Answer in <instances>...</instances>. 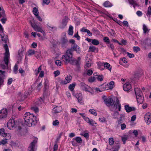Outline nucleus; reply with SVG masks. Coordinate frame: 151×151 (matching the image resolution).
<instances>
[{
	"mask_svg": "<svg viewBox=\"0 0 151 151\" xmlns=\"http://www.w3.org/2000/svg\"><path fill=\"white\" fill-rule=\"evenodd\" d=\"M62 58L63 60L66 63H70V64L75 65L79 70L80 68V63L75 59L73 57V55H63L62 57Z\"/></svg>",
	"mask_w": 151,
	"mask_h": 151,
	"instance_id": "f03ea898",
	"label": "nucleus"
},
{
	"mask_svg": "<svg viewBox=\"0 0 151 151\" xmlns=\"http://www.w3.org/2000/svg\"><path fill=\"white\" fill-rule=\"evenodd\" d=\"M100 87L102 90H109L107 84H104L100 86Z\"/></svg>",
	"mask_w": 151,
	"mask_h": 151,
	"instance_id": "c756f323",
	"label": "nucleus"
},
{
	"mask_svg": "<svg viewBox=\"0 0 151 151\" xmlns=\"http://www.w3.org/2000/svg\"><path fill=\"white\" fill-rule=\"evenodd\" d=\"M31 109L36 113L38 111V109L37 106H32L31 107Z\"/></svg>",
	"mask_w": 151,
	"mask_h": 151,
	"instance_id": "49530a36",
	"label": "nucleus"
},
{
	"mask_svg": "<svg viewBox=\"0 0 151 151\" xmlns=\"http://www.w3.org/2000/svg\"><path fill=\"white\" fill-rule=\"evenodd\" d=\"M104 6L106 7H111L112 6V5L109 1H106L103 4Z\"/></svg>",
	"mask_w": 151,
	"mask_h": 151,
	"instance_id": "473e14b6",
	"label": "nucleus"
},
{
	"mask_svg": "<svg viewBox=\"0 0 151 151\" xmlns=\"http://www.w3.org/2000/svg\"><path fill=\"white\" fill-rule=\"evenodd\" d=\"M68 33L69 35H72L73 34V27L71 26L70 25L69 29L68 31Z\"/></svg>",
	"mask_w": 151,
	"mask_h": 151,
	"instance_id": "c85d7f7f",
	"label": "nucleus"
},
{
	"mask_svg": "<svg viewBox=\"0 0 151 151\" xmlns=\"http://www.w3.org/2000/svg\"><path fill=\"white\" fill-rule=\"evenodd\" d=\"M59 83L61 85H65L67 84L65 80L63 79H61L59 80Z\"/></svg>",
	"mask_w": 151,
	"mask_h": 151,
	"instance_id": "864d4df0",
	"label": "nucleus"
},
{
	"mask_svg": "<svg viewBox=\"0 0 151 151\" xmlns=\"http://www.w3.org/2000/svg\"><path fill=\"white\" fill-rule=\"evenodd\" d=\"M77 99L78 100V102L80 103H82V94L81 93H77L75 95Z\"/></svg>",
	"mask_w": 151,
	"mask_h": 151,
	"instance_id": "4be33fe9",
	"label": "nucleus"
},
{
	"mask_svg": "<svg viewBox=\"0 0 151 151\" xmlns=\"http://www.w3.org/2000/svg\"><path fill=\"white\" fill-rule=\"evenodd\" d=\"M16 123L17 122L15 123L14 119H10L7 123V126L9 129H11L14 127L16 125Z\"/></svg>",
	"mask_w": 151,
	"mask_h": 151,
	"instance_id": "9b49d317",
	"label": "nucleus"
},
{
	"mask_svg": "<svg viewBox=\"0 0 151 151\" xmlns=\"http://www.w3.org/2000/svg\"><path fill=\"white\" fill-rule=\"evenodd\" d=\"M88 81L90 82H93L95 80V78L94 77H90L88 79Z\"/></svg>",
	"mask_w": 151,
	"mask_h": 151,
	"instance_id": "4d7b16f0",
	"label": "nucleus"
},
{
	"mask_svg": "<svg viewBox=\"0 0 151 151\" xmlns=\"http://www.w3.org/2000/svg\"><path fill=\"white\" fill-rule=\"evenodd\" d=\"M125 109L127 112H129L132 111H134L135 108L134 107H130L128 105H126L125 106Z\"/></svg>",
	"mask_w": 151,
	"mask_h": 151,
	"instance_id": "aec40b11",
	"label": "nucleus"
},
{
	"mask_svg": "<svg viewBox=\"0 0 151 151\" xmlns=\"http://www.w3.org/2000/svg\"><path fill=\"white\" fill-rule=\"evenodd\" d=\"M73 140L76 141V142L78 143H81L82 141L81 138L79 137H76L73 139Z\"/></svg>",
	"mask_w": 151,
	"mask_h": 151,
	"instance_id": "a19ab883",
	"label": "nucleus"
},
{
	"mask_svg": "<svg viewBox=\"0 0 151 151\" xmlns=\"http://www.w3.org/2000/svg\"><path fill=\"white\" fill-rule=\"evenodd\" d=\"M137 101L139 103L141 104L143 102L142 93L140 89L138 88H134Z\"/></svg>",
	"mask_w": 151,
	"mask_h": 151,
	"instance_id": "20e7f679",
	"label": "nucleus"
},
{
	"mask_svg": "<svg viewBox=\"0 0 151 151\" xmlns=\"http://www.w3.org/2000/svg\"><path fill=\"white\" fill-rule=\"evenodd\" d=\"M79 114L80 115L83 117L84 120L86 121L88 120V118L86 116L85 114V113H79Z\"/></svg>",
	"mask_w": 151,
	"mask_h": 151,
	"instance_id": "09e8293b",
	"label": "nucleus"
},
{
	"mask_svg": "<svg viewBox=\"0 0 151 151\" xmlns=\"http://www.w3.org/2000/svg\"><path fill=\"white\" fill-rule=\"evenodd\" d=\"M7 114V109H2L0 111V118L2 119L6 118Z\"/></svg>",
	"mask_w": 151,
	"mask_h": 151,
	"instance_id": "ddd939ff",
	"label": "nucleus"
},
{
	"mask_svg": "<svg viewBox=\"0 0 151 151\" xmlns=\"http://www.w3.org/2000/svg\"><path fill=\"white\" fill-rule=\"evenodd\" d=\"M103 40L107 44H109L110 41L108 37H105L103 38Z\"/></svg>",
	"mask_w": 151,
	"mask_h": 151,
	"instance_id": "79ce46f5",
	"label": "nucleus"
},
{
	"mask_svg": "<svg viewBox=\"0 0 151 151\" xmlns=\"http://www.w3.org/2000/svg\"><path fill=\"white\" fill-rule=\"evenodd\" d=\"M114 142V139L112 138H110L109 139V143L110 145H112Z\"/></svg>",
	"mask_w": 151,
	"mask_h": 151,
	"instance_id": "8fccbe9b",
	"label": "nucleus"
},
{
	"mask_svg": "<svg viewBox=\"0 0 151 151\" xmlns=\"http://www.w3.org/2000/svg\"><path fill=\"white\" fill-rule=\"evenodd\" d=\"M121 109V106L119 101L118 99H117L116 102L113 106V109L116 110L118 109L119 111H120Z\"/></svg>",
	"mask_w": 151,
	"mask_h": 151,
	"instance_id": "6ab92c4d",
	"label": "nucleus"
},
{
	"mask_svg": "<svg viewBox=\"0 0 151 151\" xmlns=\"http://www.w3.org/2000/svg\"><path fill=\"white\" fill-rule=\"evenodd\" d=\"M81 32H86L89 36H91L92 35V33L88 29H86L85 27H83L81 29Z\"/></svg>",
	"mask_w": 151,
	"mask_h": 151,
	"instance_id": "412c9836",
	"label": "nucleus"
},
{
	"mask_svg": "<svg viewBox=\"0 0 151 151\" xmlns=\"http://www.w3.org/2000/svg\"><path fill=\"white\" fill-rule=\"evenodd\" d=\"M62 108L60 106H57L53 108L52 110L53 113L56 114L61 111Z\"/></svg>",
	"mask_w": 151,
	"mask_h": 151,
	"instance_id": "f3484780",
	"label": "nucleus"
},
{
	"mask_svg": "<svg viewBox=\"0 0 151 151\" xmlns=\"http://www.w3.org/2000/svg\"><path fill=\"white\" fill-rule=\"evenodd\" d=\"M0 134L3 137H7L8 139H10L11 136L10 134L5 133V129L4 128L0 129Z\"/></svg>",
	"mask_w": 151,
	"mask_h": 151,
	"instance_id": "dca6fc26",
	"label": "nucleus"
},
{
	"mask_svg": "<svg viewBox=\"0 0 151 151\" xmlns=\"http://www.w3.org/2000/svg\"><path fill=\"white\" fill-rule=\"evenodd\" d=\"M28 55H31L35 54V51L34 50L29 49L28 51Z\"/></svg>",
	"mask_w": 151,
	"mask_h": 151,
	"instance_id": "37998d69",
	"label": "nucleus"
},
{
	"mask_svg": "<svg viewBox=\"0 0 151 151\" xmlns=\"http://www.w3.org/2000/svg\"><path fill=\"white\" fill-rule=\"evenodd\" d=\"M74 51H76V52L78 53H80L81 52L80 48L76 44H74L70 48L68 49L67 50L66 53L65 55H73V52Z\"/></svg>",
	"mask_w": 151,
	"mask_h": 151,
	"instance_id": "7ed1b4c3",
	"label": "nucleus"
},
{
	"mask_svg": "<svg viewBox=\"0 0 151 151\" xmlns=\"http://www.w3.org/2000/svg\"><path fill=\"white\" fill-rule=\"evenodd\" d=\"M143 29L144 33H146L147 32L149 31L147 26L145 24H144L143 25Z\"/></svg>",
	"mask_w": 151,
	"mask_h": 151,
	"instance_id": "a18cd8bd",
	"label": "nucleus"
},
{
	"mask_svg": "<svg viewBox=\"0 0 151 151\" xmlns=\"http://www.w3.org/2000/svg\"><path fill=\"white\" fill-rule=\"evenodd\" d=\"M37 138H35L30 144L28 149V151H35V147L37 142Z\"/></svg>",
	"mask_w": 151,
	"mask_h": 151,
	"instance_id": "0eeeda50",
	"label": "nucleus"
},
{
	"mask_svg": "<svg viewBox=\"0 0 151 151\" xmlns=\"http://www.w3.org/2000/svg\"><path fill=\"white\" fill-rule=\"evenodd\" d=\"M6 138L2 140L1 141H0V145L2 144L3 145H4L5 144L7 143V140L9 139H8V137H5Z\"/></svg>",
	"mask_w": 151,
	"mask_h": 151,
	"instance_id": "58836bf2",
	"label": "nucleus"
},
{
	"mask_svg": "<svg viewBox=\"0 0 151 151\" xmlns=\"http://www.w3.org/2000/svg\"><path fill=\"white\" fill-rule=\"evenodd\" d=\"M133 50L134 52H137L140 51V49L138 47H133Z\"/></svg>",
	"mask_w": 151,
	"mask_h": 151,
	"instance_id": "5fc2aeb1",
	"label": "nucleus"
},
{
	"mask_svg": "<svg viewBox=\"0 0 151 151\" xmlns=\"http://www.w3.org/2000/svg\"><path fill=\"white\" fill-rule=\"evenodd\" d=\"M25 124L29 127L35 126L37 122L36 117L34 114L27 112L24 115Z\"/></svg>",
	"mask_w": 151,
	"mask_h": 151,
	"instance_id": "f257e3e1",
	"label": "nucleus"
},
{
	"mask_svg": "<svg viewBox=\"0 0 151 151\" xmlns=\"http://www.w3.org/2000/svg\"><path fill=\"white\" fill-rule=\"evenodd\" d=\"M147 13L148 15H151V7L150 6H149L148 8Z\"/></svg>",
	"mask_w": 151,
	"mask_h": 151,
	"instance_id": "774afa93",
	"label": "nucleus"
},
{
	"mask_svg": "<svg viewBox=\"0 0 151 151\" xmlns=\"http://www.w3.org/2000/svg\"><path fill=\"white\" fill-rule=\"evenodd\" d=\"M91 43L93 45H97L99 44V41L96 39H93Z\"/></svg>",
	"mask_w": 151,
	"mask_h": 151,
	"instance_id": "e433bc0d",
	"label": "nucleus"
},
{
	"mask_svg": "<svg viewBox=\"0 0 151 151\" xmlns=\"http://www.w3.org/2000/svg\"><path fill=\"white\" fill-rule=\"evenodd\" d=\"M86 121L92 126H96L97 124V123L94 121L92 119H90L88 118V120H87Z\"/></svg>",
	"mask_w": 151,
	"mask_h": 151,
	"instance_id": "b1692460",
	"label": "nucleus"
},
{
	"mask_svg": "<svg viewBox=\"0 0 151 151\" xmlns=\"http://www.w3.org/2000/svg\"><path fill=\"white\" fill-rule=\"evenodd\" d=\"M18 69V66L17 64H15L14 68L13 71L14 73L16 74L17 73Z\"/></svg>",
	"mask_w": 151,
	"mask_h": 151,
	"instance_id": "3c124183",
	"label": "nucleus"
},
{
	"mask_svg": "<svg viewBox=\"0 0 151 151\" xmlns=\"http://www.w3.org/2000/svg\"><path fill=\"white\" fill-rule=\"evenodd\" d=\"M43 100L42 98H40V99H37L35 102L36 105L38 106L43 102Z\"/></svg>",
	"mask_w": 151,
	"mask_h": 151,
	"instance_id": "393cba45",
	"label": "nucleus"
},
{
	"mask_svg": "<svg viewBox=\"0 0 151 151\" xmlns=\"http://www.w3.org/2000/svg\"><path fill=\"white\" fill-rule=\"evenodd\" d=\"M147 45L151 46V41L150 39H147L145 42Z\"/></svg>",
	"mask_w": 151,
	"mask_h": 151,
	"instance_id": "052dcab7",
	"label": "nucleus"
},
{
	"mask_svg": "<svg viewBox=\"0 0 151 151\" xmlns=\"http://www.w3.org/2000/svg\"><path fill=\"white\" fill-rule=\"evenodd\" d=\"M120 144H119L117 143L112 148L111 150V151H117L119 148Z\"/></svg>",
	"mask_w": 151,
	"mask_h": 151,
	"instance_id": "cd10ccee",
	"label": "nucleus"
},
{
	"mask_svg": "<svg viewBox=\"0 0 151 151\" xmlns=\"http://www.w3.org/2000/svg\"><path fill=\"white\" fill-rule=\"evenodd\" d=\"M127 56L130 58H133L134 56V54H131L128 52H127Z\"/></svg>",
	"mask_w": 151,
	"mask_h": 151,
	"instance_id": "680f3d73",
	"label": "nucleus"
},
{
	"mask_svg": "<svg viewBox=\"0 0 151 151\" xmlns=\"http://www.w3.org/2000/svg\"><path fill=\"white\" fill-rule=\"evenodd\" d=\"M24 50L22 49H20L19 50L18 53V60H21L22 56H23L24 53H23Z\"/></svg>",
	"mask_w": 151,
	"mask_h": 151,
	"instance_id": "5701e85b",
	"label": "nucleus"
},
{
	"mask_svg": "<svg viewBox=\"0 0 151 151\" xmlns=\"http://www.w3.org/2000/svg\"><path fill=\"white\" fill-rule=\"evenodd\" d=\"M122 139V142H123V144H125V143L126 141L128 139V136L127 135H125L121 137Z\"/></svg>",
	"mask_w": 151,
	"mask_h": 151,
	"instance_id": "c9c22d12",
	"label": "nucleus"
},
{
	"mask_svg": "<svg viewBox=\"0 0 151 151\" xmlns=\"http://www.w3.org/2000/svg\"><path fill=\"white\" fill-rule=\"evenodd\" d=\"M104 67L108 69L110 71H111V66L108 63L106 62L104 64Z\"/></svg>",
	"mask_w": 151,
	"mask_h": 151,
	"instance_id": "2f4dec72",
	"label": "nucleus"
},
{
	"mask_svg": "<svg viewBox=\"0 0 151 151\" xmlns=\"http://www.w3.org/2000/svg\"><path fill=\"white\" fill-rule=\"evenodd\" d=\"M5 16V12L4 9L2 10L1 12H0V18L1 17H4Z\"/></svg>",
	"mask_w": 151,
	"mask_h": 151,
	"instance_id": "603ef678",
	"label": "nucleus"
},
{
	"mask_svg": "<svg viewBox=\"0 0 151 151\" xmlns=\"http://www.w3.org/2000/svg\"><path fill=\"white\" fill-rule=\"evenodd\" d=\"M72 79V76L70 75H68L66 77L65 79V80L66 82V83L67 84L68 83L70 82V81H71Z\"/></svg>",
	"mask_w": 151,
	"mask_h": 151,
	"instance_id": "a878e982",
	"label": "nucleus"
},
{
	"mask_svg": "<svg viewBox=\"0 0 151 151\" xmlns=\"http://www.w3.org/2000/svg\"><path fill=\"white\" fill-rule=\"evenodd\" d=\"M68 21V18L65 17L62 20V23L60 25V28L61 29L64 28L66 25Z\"/></svg>",
	"mask_w": 151,
	"mask_h": 151,
	"instance_id": "4468645a",
	"label": "nucleus"
},
{
	"mask_svg": "<svg viewBox=\"0 0 151 151\" xmlns=\"http://www.w3.org/2000/svg\"><path fill=\"white\" fill-rule=\"evenodd\" d=\"M47 26L49 29L51 31H55L57 29V27H55L49 26L48 24H47Z\"/></svg>",
	"mask_w": 151,
	"mask_h": 151,
	"instance_id": "4c0bfd02",
	"label": "nucleus"
},
{
	"mask_svg": "<svg viewBox=\"0 0 151 151\" xmlns=\"http://www.w3.org/2000/svg\"><path fill=\"white\" fill-rule=\"evenodd\" d=\"M103 78V76L102 75L101 76L98 75L97 77L98 80L100 81H102Z\"/></svg>",
	"mask_w": 151,
	"mask_h": 151,
	"instance_id": "e2e57ef3",
	"label": "nucleus"
},
{
	"mask_svg": "<svg viewBox=\"0 0 151 151\" xmlns=\"http://www.w3.org/2000/svg\"><path fill=\"white\" fill-rule=\"evenodd\" d=\"M49 83L48 81L47 80H46L44 82V88L43 96L44 97H46L48 95V90L49 88Z\"/></svg>",
	"mask_w": 151,
	"mask_h": 151,
	"instance_id": "6e6552de",
	"label": "nucleus"
},
{
	"mask_svg": "<svg viewBox=\"0 0 151 151\" xmlns=\"http://www.w3.org/2000/svg\"><path fill=\"white\" fill-rule=\"evenodd\" d=\"M65 37L62 38L61 40V44L62 47L63 48H66L68 44V42L65 35Z\"/></svg>",
	"mask_w": 151,
	"mask_h": 151,
	"instance_id": "1a4fd4ad",
	"label": "nucleus"
},
{
	"mask_svg": "<svg viewBox=\"0 0 151 151\" xmlns=\"http://www.w3.org/2000/svg\"><path fill=\"white\" fill-rule=\"evenodd\" d=\"M109 89H112L114 86V82L113 81H111L109 83L107 84Z\"/></svg>",
	"mask_w": 151,
	"mask_h": 151,
	"instance_id": "bb28decb",
	"label": "nucleus"
},
{
	"mask_svg": "<svg viewBox=\"0 0 151 151\" xmlns=\"http://www.w3.org/2000/svg\"><path fill=\"white\" fill-rule=\"evenodd\" d=\"M109 44V45H107L108 47L110 48L111 50L113 51L114 48V46L112 44H110H110Z\"/></svg>",
	"mask_w": 151,
	"mask_h": 151,
	"instance_id": "13d9d810",
	"label": "nucleus"
},
{
	"mask_svg": "<svg viewBox=\"0 0 151 151\" xmlns=\"http://www.w3.org/2000/svg\"><path fill=\"white\" fill-rule=\"evenodd\" d=\"M56 64L58 66H60L61 65V62L60 60H57L55 62Z\"/></svg>",
	"mask_w": 151,
	"mask_h": 151,
	"instance_id": "bf43d9fd",
	"label": "nucleus"
},
{
	"mask_svg": "<svg viewBox=\"0 0 151 151\" xmlns=\"http://www.w3.org/2000/svg\"><path fill=\"white\" fill-rule=\"evenodd\" d=\"M30 24L31 26L33 28L35 31L40 32L41 33L44 32L43 30L40 27L36 24L35 23L31 22Z\"/></svg>",
	"mask_w": 151,
	"mask_h": 151,
	"instance_id": "f8f14e48",
	"label": "nucleus"
},
{
	"mask_svg": "<svg viewBox=\"0 0 151 151\" xmlns=\"http://www.w3.org/2000/svg\"><path fill=\"white\" fill-rule=\"evenodd\" d=\"M96 47L93 46H91L89 47V50L91 52H94L96 50Z\"/></svg>",
	"mask_w": 151,
	"mask_h": 151,
	"instance_id": "c03bdc74",
	"label": "nucleus"
},
{
	"mask_svg": "<svg viewBox=\"0 0 151 151\" xmlns=\"http://www.w3.org/2000/svg\"><path fill=\"white\" fill-rule=\"evenodd\" d=\"M76 85V84L75 83H73L72 84H70L68 88L71 91H73L74 88H75V86Z\"/></svg>",
	"mask_w": 151,
	"mask_h": 151,
	"instance_id": "72a5a7b5",
	"label": "nucleus"
},
{
	"mask_svg": "<svg viewBox=\"0 0 151 151\" xmlns=\"http://www.w3.org/2000/svg\"><path fill=\"white\" fill-rule=\"evenodd\" d=\"M74 37H76L78 40H79L80 39V37L78 35V32H77L74 35Z\"/></svg>",
	"mask_w": 151,
	"mask_h": 151,
	"instance_id": "0e129e2a",
	"label": "nucleus"
},
{
	"mask_svg": "<svg viewBox=\"0 0 151 151\" xmlns=\"http://www.w3.org/2000/svg\"><path fill=\"white\" fill-rule=\"evenodd\" d=\"M124 116L123 114H120L119 119L118 120V124H120L122 122V121L124 119Z\"/></svg>",
	"mask_w": 151,
	"mask_h": 151,
	"instance_id": "7c9ffc66",
	"label": "nucleus"
},
{
	"mask_svg": "<svg viewBox=\"0 0 151 151\" xmlns=\"http://www.w3.org/2000/svg\"><path fill=\"white\" fill-rule=\"evenodd\" d=\"M32 12L33 14L35 15H37V14H39V12H38V9L36 7H34L33 8Z\"/></svg>",
	"mask_w": 151,
	"mask_h": 151,
	"instance_id": "ea45409f",
	"label": "nucleus"
},
{
	"mask_svg": "<svg viewBox=\"0 0 151 151\" xmlns=\"http://www.w3.org/2000/svg\"><path fill=\"white\" fill-rule=\"evenodd\" d=\"M93 71L91 70H88L87 71V74L88 76H90L93 73Z\"/></svg>",
	"mask_w": 151,
	"mask_h": 151,
	"instance_id": "69168bd1",
	"label": "nucleus"
},
{
	"mask_svg": "<svg viewBox=\"0 0 151 151\" xmlns=\"http://www.w3.org/2000/svg\"><path fill=\"white\" fill-rule=\"evenodd\" d=\"M89 111L91 114L95 116H96L97 115V114L96 111L94 109H90L89 110Z\"/></svg>",
	"mask_w": 151,
	"mask_h": 151,
	"instance_id": "de8ad7c7",
	"label": "nucleus"
},
{
	"mask_svg": "<svg viewBox=\"0 0 151 151\" xmlns=\"http://www.w3.org/2000/svg\"><path fill=\"white\" fill-rule=\"evenodd\" d=\"M119 113L117 111H114L112 114V116L114 118H118V117L120 115Z\"/></svg>",
	"mask_w": 151,
	"mask_h": 151,
	"instance_id": "f704fd0d",
	"label": "nucleus"
},
{
	"mask_svg": "<svg viewBox=\"0 0 151 151\" xmlns=\"http://www.w3.org/2000/svg\"><path fill=\"white\" fill-rule=\"evenodd\" d=\"M59 124V122L57 120H55L53 121L52 124L53 126H58Z\"/></svg>",
	"mask_w": 151,
	"mask_h": 151,
	"instance_id": "6e6d98bb",
	"label": "nucleus"
},
{
	"mask_svg": "<svg viewBox=\"0 0 151 151\" xmlns=\"http://www.w3.org/2000/svg\"><path fill=\"white\" fill-rule=\"evenodd\" d=\"M99 120L102 122H106V119L104 117L100 118H99Z\"/></svg>",
	"mask_w": 151,
	"mask_h": 151,
	"instance_id": "338daca9",
	"label": "nucleus"
},
{
	"mask_svg": "<svg viewBox=\"0 0 151 151\" xmlns=\"http://www.w3.org/2000/svg\"><path fill=\"white\" fill-rule=\"evenodd\" d=\"M79 85L81 89L82 90L90 92V90L91 89V88L84 83L81 82Z\"/></svg>",
	"mask_w": 151,
	"mask_h": 151,
	"instance_id": "9d476101",
	"label": "nucleus"
},
{
	"mask_svg": "<svg viewBox=\"0 0 151 151\" xmlns=\"http://www.w3.org/2000/svg\"><path fill=\"white\" fill-rule=\"evenodd\" d=\"M131 86L129 82H127L123 85V88L124 91H128L131 88Z\"/></svg>",
	"mask_w": 151,
	"mask_h": 151,
	"instance_id": "a211bd4d",
	"label": "nucleus"
},
{
	"mask_svg": "<svg viewBox=\"0 0 151 151\" xmlns=\"http://www.w3.org/2000/svg\"><path fill=\"white\" fill-rule=\"evenodd\" d=\"M102 98L104 100L105 104L108 106L112 105L114 103V101L113 99L109 97H107L105 96H103Z\"/></svg>",
	"mask_w": 151,
	"mask_h": 151,
	"instance_id": "423d86ee",
	"label": "nucleus"
},
{
	"mask_svg": "<svg viewBox=\"0 0 151 151\" xmlns=\"http://www.w3.org/2000/svg\"><path fill=\"white\" fill-rule=\"evenodd\" d=\"M151 114L150 113H148L145 115L144 118L146 123L148 124L151 122Z\"/></svg>",
	"mask_w": 151,
	"mask_h": 151,
	"instance_id": "2eb2a0df",
	"label": "nucleus"
},
{
	"mask_svg": "<svg viewBox=\"0 0 151 151\" xmlns=\"http://www.w3.org/2000/svg\"><path fill=\"white\" fill-rule=\"evenodd\" d=\"M4 48L5 50V53L4 54V61L7 67H8V64L9 62V52L8 46L6 44L4 46Z\"/></svg>",
	"mask_w": 151,
	"mask_h": 151,
	"instance_id": "39448f33",
	"label": "nucleus"
}]
</instances>
